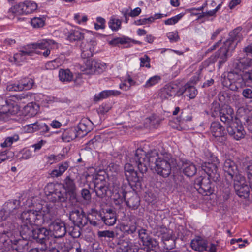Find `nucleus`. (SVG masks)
Segmentation results:
<instances>
[{
    "label": "nucleus",
    "instance_id": "f257e3e1",
    "mask_svg": "<svg viewBox=\"0 0 252 252\" xmlns=\"http://www.w3.org/2000/svg\"><path fill=\"white\" fill-rule=\"evenodd\" d=\"M132 160L135 162L141 173H145L148 167H153L154 165L157 174L163 177L169 176L171 172L170 163L172 158L169 154L159 157L156 150H150L145 153L142 150L137 149Z\"/></svg>",
    "mask_w": 252,
    "mask_h": 252
},
{
    "label": "nucleus",
    "instance_id": "f03ea898",
    "mask_svg": "<svg viewBox=\"0 0 252 252\" xmlns=\"http://www.w3.org/2000/svg\"><path fill=\"white\" fill-rule=\"evenodd\" d=\"M223 86L234 91H239V88L252 86V70L239 74L233 70L227 74L222 81Z\"/></svg>",
    "mask_w": 252,
    "mask_h": 252
},
{
    "label": "nucleus",
    "instance_id": "7ed1b4c3",
    "mask_svg": "<svg viewBox=\"0 0 252 252\" xmlns=\"http://www.w3.org/2000/svg\"><path fill=\"white\" fill-rule=\"evenodd\" d=\"M48 200L52 202H64L67 200L66 192L62 190L60 187L53 183H49L44 188Z\"/></svg>",
    "mask_w": 252,
    "mask_h": 252
},
{
    "label": "nucleus",
    "instance_id": "20e7f679",
    "mask_svg": "<svg viewBox=\"0 0 252 252\" xmlns=\"http://www.w3.org/2000/svg\"><path fill=\"white\" fill-rule=\"evenodd\" d=\"M90 123L91 122L87 119H82L78 124L77 129H69L65 132L63 134V138L69 141L76 137H83L91 131Z\"/></svg>",
    "mask_w": 252,
    "mask_h": 252
},
{
    "label": "nucleus",
    "instance_id": "39448f33",
    "mask_svg": "<svg viewBox=\"0 0 252 252\" xmlns=\"http://www.w3.org/2000/svg\"><path fill=\"white\" fill-rule=\"evenodd\" d=\"M21 207L20 200H9L3 205L2 209L0 211V221L7 220L9 218L15 216Z\"/></svg>",
    "mask_w": 252,
    "mask_h": 252
},
{
    "label": "nucleus",
    "instance_id": "423d86ee",
    "mask_svg": "<svg viewBox=\"0 0 252 252\" xmlns=\"http://www.w3.org/2000/svg\"><path fill=\"white\" fill-rule=\"evenodd\" d=\"M211 178L202 176L195 180V188L203 195H209L213 193L214 187Z\"/></svg>",
    "mask_w": 252,
    "mask_h": 252
},
{
    "label": "nucleus",
    "instance_id": "0eeeda50",
    "mask_svg": "<svg viewBox=\"0 0 252 252\" xmlns=\"http://www.w3.org/2000/svg\"><path fill=\"white\" fill-rule=\"evenodd\" d=\"M37 8V4L32 1H25L12 7L9 9V12L17 15L28 14L32 13Z\"/></svg>",
    "mask_w": 252,
    "mask_h": 252
},
{
    "label": "nucleus",
    "instance_id": "6e6552de",
    "mask_svg": "<svg viewBox=\"0 0 252 252\" xmlns=\"http://www.w3.org/2000/svg\"><path fill=\"white\" fill-rule=\"evenodd\" d=\"M94 191L98 197L103 198L107 196L108 193H111L109 189V184L105 180L104 176H96L94 180Z\"/></svg>",
    "mask_w": 252,
    "mask_h": 252
},
{
    "label": "nucleus",
    "instance_id": "1a4fd4ad",
    "mask_svg": "<svg viewBox=\"0 0 252 252\" xmlns=\"http://www.w3.org/2000/svg\"><path fill=\"white\" fill-rule=\"evenodd\" d=\"M190 246L192 249L201 252H216V245L211 244L209 246L207 240L200 237L191 241Z\"/></svg>",
    "mask_w": 252,
    "mask_h": 252
},
{
    "label": "nucleus",
    "instance_id": "9d476101",
    "mask_svg": "<svg viewBox=\"0 0 252 252\" xmlns=\"http://www.w3.org/2000/svg\"><path fill=\"white\" fill-rule=\"evenodd\" d=\"M227 125V132L234 139L239 140L244 138L245 131L241 124H239L237 122L233 121Z\"/></svg>",
    "mask_w": 252,
    "mask_h": 252
},
{
    "label": "nucleus",
    "instance_id": "9b49d317",
    "mask_svg": "<svg viewBox=\"0 0 252 252\" xmlns=\"http://www.w3.org/2000/svg\"><path fill=\"white\" fill-rule=\"evenodd\" d=\"M35 50L37 49L45 50L43 52L36 51L37 54H42L44 57H48L50 54L51 49L58 48L59 45L54 40L50 39H44L39 41L37 43L34 44Z\"/></svg>",
    "mask_w": 252,
    "mask_h": 252
},
{
    "label": "nucleus",
    "instance_id": "f8f14e48",
    "mask_svg": "<svg viewBox=\"0 0 252 252\" xmlns=\"http://www.w3.org/2000/svg\"><path fill=\"white\" fill-rule=\"evenodd\" d=\"M223 170L226 173L228 177L227 180L232 182L233 180L235 181L238 179L239 175V171L237 166L235 163L230 159H227L225 160L223 165Z\"/></svg>",
    "mask_w": 252,
    "mask_h": 252
},
{
    "label": "nucleus",
    "instance_id": "ddd939ff",
    "mask_svg": "<svg viewBox=\"0 0 252 252\" xmlns=\"http://www.w3.org/2000/svg\"><path fill=\"white\" fill-rule=\"evenodd\" d=\"M92 217H95V219L99 220L100 219L104 222V223L108 226H112L114 225L116 222L117 218L115 211L111 209L106 210V212L104 213V215L98 212H94L92 214Z\"/></svg>",
    "mask_w": 252,
    "mask_h": 252
},
{
    "label": "nucleus",
    "instance_id": "4468645a",
    "mask_svg": "<svg viewBox=\"0 0 252 252\" xmlns=\"http://www.w3.org/2000/svg\"><path fill=\"white\" fill-rule=\"evenodd\" d=\"M69 218L75 225L85 226L88 223V217L82 210L74 209L70 213Z\"/></svg>",
    "mask_w": 252,
    "mask_h": 252
},
{
    "label": "nucleus",
    "instance_id": "2eb2a0df",
    "mask_svg": "<svg viewBox=\"0 0 252 252\" xmlns=\"http://www.w3.org/2000/svg\"><path fill=\"white\" fill-rule=\"evenodd\" d=\"M49 230L55 238H61L64 236L66 232L64 222L59 219L51 221L49 225Z\"/></svg>",
    "mask_w": 252,
    "mask_h": 252
},
{
    "label": "nucleus",
    "instance_id": "dca6fc26",
    "mask_svg": "<svg viewBox=\"0 0 252 252\" xmlns=\"http://www.w3.org/2000/svg\"><path fill=\"white\" fill-rule=\"evenodd\" d=\"M5 226L6 230L0 232V250H2L9 244L11 238L10 236L15 227V224L9 222L5 223Z\"/></svg>",
    "mask_w": 252,
    "mask_h": 252
},
{
    "label": "nucleus",
    "instance_id": "f3484780",
    "mask_svg": "<svg viewBox=\"0 0 252 252\" xmlns=\"http://www.w3.org/2000/svg\"><path fill=\"white\" fill-rule=\"evenodd\" d=\"M63 187L70 197L72 199H76L77 196V186L75 180L70 176H67L63 180Z\"/></svg>",
    "mask_w": 252,
    "mask_h": 252
},
{
    "label": "nucleus",
    "instance_id": "a211bd4d",
    "mask_svg": "<svg viewBox=\"0 0 252 252\" xmlns=\"http://www.w3.org/2000/svg\"><path fill=\"white\" fill-rule=\"evenodd\" d=\"M51 236V231L45 227H41L35 229L33 239L43 246L47 245V242Z\"/></svg>",
    "mask_w": 252,
    "mask_h": 252
},
{
    "label": "nucleus",
    "instance_id": "6ab92c4d",
    "mask_svg": "<svg viewBox=\"0 0 252 252\" xmlns=\"http://www.w3.org/2000/svg\"><path fill=\"white\" fill-rule=\"evenodd\" d=\"M38 211L29 210L24 211L21 215V220L23 223L37 225Z\"/></svg>",
    "mask_w": 252,
    "mask_h": 252
},
{
    "label": "nucleus",
    "instance_id": "aec40b11",
    "mask_svg": "<svg viewBox=\"0 0 252 252\" xmlns=\"http://www.w3.org/2000/svg\"><path fill=\"white\" fill-rule=\"evenodd\" d=\"M233 66L234 69L241 71L242 73L252 70V59L249 58H240L234 62Z\"/></svg>",
    "mask_w": 252,
    "mask_h": 252
},
{
    "label": "nucleus",
    "instance_id": "412c9836",
    "mask_svg": "<svg viewBox=\"0 0 252 252\" xmlns=\"http://www.w3.org/2000/svg\"><path fill=\"white\" fill-rule=\"evenodd\" d=\"M202 169L208 175V177L216 182L219 180L220 174L218 172V166L215 163L207 162L205 163L202 166Z\"/></svg>",
    "mask_w": 252,
    "mask_h": 252
},
{
    "label": "nucleus",
    "instance_id": "4be33fe9",
    "mask_svg": "<svg viewBox=\"0 0 252 252\" xmlns=\"http://www.w3.org/2000/svg\"><path fill=\"white\" fill-rule=\"evenodd\" d=\"M180 88L176 84H168L166 85L161 91L160 97L167 99L176 95H180Z\"/></svg>",
    "mask_w": 252,
    "mask_h": 252
},
{
    "label": "nucleus",
    "instance_id": "5701e85b",
    "mask_svg": "<svg viewBox=\"0 0 252 252\" xmlns=\"http://www.w3.org/2000/svg\"><path fill=\"white\" fill-rule=\"evenodd\" d=\"M96 45L94 41H90L89 42H82L80 45L82 58L87 59L92 56L95 51Z\"/></svg>",
    "mask_w": 252,
    "mask_h": 252
},
{
    "label": "nucleus",
    "instance_id": "b1692460",
    "mask_svg": "<svg viewBox=\"0 0 252 252\" xmlns=\"http://www.w3.org/2000/svg\"><path fill=\"white\" fill-rule=\"evenodd\" d=\"M221 122L227 125L233 121L234 111L232 108L229 105H223L219 115Z\"/></svg>",
    "mask_w": 252,
    "mask_h": 252
},
{
    "label": "nucleus",
    "instance_id": "393cba45",
    "mask_svg": "<svg viewBox=\"0 0 252 252\" xmlns=\"http://www.w3.org/2000/svg\"><path fill=\"white\" fill-rule=\"evenodd\" d=\"M54 218V214L48 208L38 211L37 225L48 224Z\"/></svg>",
    "mask_w": 252,
    "mask_h": 252
},
{
    "label": "nucleus",
    "instance_id": "a878e982",
    "mask_svg": "<svg viewBox=\"0 0 252 252\" xmlns=\"http://www.w3.org/2000/svg\"><path fill=\"white\" fill-rule=\"evenodd\" d=\"M32 225L23 223L21 225L20 233L23 238L29 240L33 239L35 229L33 227Z\"/></svg>",
    "mask_w": 252,
    "mask_h": 252
},
{
    "label": "nucleus",
    "instance_id": "bb28decb",
    "mask_svg": "<svg viewBox=\"0 0 252 252\" xmlns=\"http://www.w3.org/2000/svg\"><path fill=\"white\" fill-rule=\"evenodd\" d=\"M234 188L236 194L240 197L247 198L250 193V186L238 182L234 184Z\"/></svg>",
    "mask_w": 252,
    "mask_h": 252
},
{
    "label": "nucleus",
    "instance_id": "cd10ccee",
    "mask_svg": "<svg viewBox=\"0 0 252 252\" xmlns=\"http://www.w3.org/2000/svg\"><path fill=\"white\" fill-rule=\"evenodd\" d=\"M210 131L213 136L215 137L223 136L225 134L224 127L219 122L217 121L211 123Z\"/></svg>",
    "mask_w": 252,
    "mask_h": 252
},
{
    "label": "nucleus",
    "instance_id": "c85d7f7f",
    "mask_svg": "<svg viewBox=\"0 0 252 252\" xmlns=\"http://www.w3.org/2000/svg\"><path fill=\"white\" fill-rule=\"evenodd\" d=\"M137 228V222L135 219H130L126 225L122 226V230L125 235L133 234L136 232Z\"/></svg>",
    "mask_w": 252,
    "mask_h": 252
},
{
    "label": "nucleus",
    "instance_id": "c756f323",
    "mask_svg": "<svg viewBox=\"0 0 252 252\" xmlns=\"http://www.w3.org/2000/svg\"><path fill=\"white\" fill-rule=\"evenodd\" d=\"M27 240L24 238L15 239L11 238L10 243L12 245L13 249H15L17 252H22L27 246L28 242Z\"/></svg>",
    "mask_w": 252,
    "mask_h": 252
},
{
    "label": "nucleus",
    "instance_id": "7c9ffc66",
    "mask_svg": "<svg viewBox=\"0 0 252 252\" xmlns=\"http://www.w3.org/2000/svg\"><path fill=\"white\" fill-rule=\"evenodd\" d=\"M32 95V94L30 93H22L11 95L9 98L11 101L26 103L31 100Z\"/></svg>",
    "mask_w": 252,
    "mask_h": 252
},
{
    "label": "nucleus",
    "instance_id": "2f4dec72",
    "mask_svg": "<svg viewBox=\"0 0 252 252\" xmlns=\"http://www.w3.org/2000/svg\"><path fill=\"white\" fill-rule=\"evenodd\" d=\"M120 94V92L117 90H105L97 94H95L94 100L95 101H98L111 96L119 95Z\"/></svg>",
    "mask_w": 252,
    "mask_h": 252
},
{
    "label": "nucleus",
    "instance_id": "473e14b6",
    "mask_svg": "<svg viewBox=\"0 0 252 252\" xmlns=\"http://www.w3.org/2000/svg\"><path fill=\"white\" fill-rule=\"evenodd\" d=\"M183 172L188 177H192L196 173L195 165L189 161L184 162L183 164Z\"/></svg>",
    "mask_w": 252,
    "mask_h": 252
},
{
    "label": "nucleus",
    "instance_id": "72a5a7b5",
    "mask_svg": "<svg viewBox=\"0 0 252 252\" xmlns=\"http://www.w3.org/2000/svg\"><path fill=\"white\" fill-rule=\"evenodd\" d=\"M180 93L179 94V95L182 94L185 92L186 93L187 96L190 98H194L197 94V90L196 88L194 86L189 85L188 83L184 87L180 88Z\"/></svg>",
    "mask_w": 252,
    "mask_h": 252
},
{
    "label": "nucleus",
    "instance_id": "f704fd0d",
    "mask_svg": "<svg viewBox=\"0 0 252 252\" xmlns=\"http://www.w3.org/2000/svg\"><path fill=\"white\" fill-rule=\"evenodd\" d=\"M167 16V15L163 14L156 13L154 16H150L147 18L140 19L134 21V23L136 25H144L147 23H151L156 19H161L163 17Z\"/></svg>",
    "mask_w": 252,
    "mask_h": 252
},
{
    "label": "nucleus",
    "instance_id": "c9c22d12",
    "mask_svg": "<svg viewBox=\"0 0 252 252\" xmlns=\"http://www.w3.org/2000/svg\"><path fill=\"white\" fill-rule=\"evenodd\" d=\"M68 164L67 162H64L58 165V168L53 170L50 175L51 177H58L62 176L68 168Z\"/></svg>",
    "mask_w": 252,
    "mask_h": 252
},
{
    "label": "nucleus",
    "instance_id": "e433bc0d",
    "mask_svg": "<svg viewBox=\"0 0 252 252\" xmlns=\"http://www.w3.org/2000/svg\"><path fill=\"white\" fill-rule=\"evenodd\" d=\"M21 91L23 90H29L32 88L34 81L32 78L24 77L18 81Z\"/></svg>",
    "mask_w": 252,
    "mask_h": 252
},
{
    "label": "nucleus",
    "instance_id": "4c0bfd02",
    "mask_svg": "<svg viewBox=\"0 0 252 252\" xmlns=\"http://www.w3.org/2000/svg\"><path fill=\"white\" fill-rule=\"evenodd\" d=\"M67 38L72 42L81 40L84 38V34L79 30H72L68 32Z\"/></svg>",
    "mask_w": 252,
    "mask_h": 252
},
{
    "label": "nucleus",
    "instance_id": "58836bf2",
    "mask_svg": "<svg viewBox=\"0 0 252 252\" xmlns=\"http://www.w3.org/2000/svg\"><path fill=\"white\" fill-rule=\"evenodd\" d=\"M59 77L62 81L70 82L73 79V75L70 70L61 69L59 72Z\"/></svg>",
    "mask_w": 252,
    "mask_h": 252
},
{
    "label": "nucleus",
    "instance_id": "ea45409f",
    "mask_svg": "<svg viewBox=\"0 0 252 252\" xmlns=\"http://www.w3.org/2000/svg\"><path fill=\"white\" fill-rule=\"evenodd\" d=\"M96 60L94 59L87 60L84 66L85 73L93 74L94 73V65L96 64Z\"/></svg>",
    "mask_w": 252,
    "mask_h": 252
},
{
    "label": "nucleus",
    "instance_id": "a19ab883",
    "mask_svg": "<svg viewBox=\"0 0 252 252\" xmlns=\"http://www.w3.org/2000/svg\"><path fill=\"white\" fill-rule=\"evenodd\" d=\"M109 27L113 31H117L121 28L122 21L117 19L114 16L111 17L108 23Z\"/></svg>",
    "mask_w": 252,
    "mask_h": 252
},
{
    "label": "nucleus",
    "instance_id": "79ce46f5",
    "mask_svg": "<svg viewBox=\"0 0 252 252\" xmlns=\"http://www.w3.org/2000/svg\"><path fill=\"white\" fill-rule=\"evenodd\" d=\"M18 111V107L17 105L7 104L3 106L1 113L9 116L15 115L17 113Z\"/></svg>",
    "mask_w": 252,
    "mask_h": 252
},
{
    "label": "nucleus",
    "instance_id": "37998d69",
    "mask_svg": "<svg viewBox=\"0 0 252 252\" xmlns=\"http://www.w3.org/2000/svg\"><path fill=\"white\" fill-rule=\"evenodd\" d=\"M126 204L129 208L135 209L139 206L140 200L138 196L134 194L126 201Z\"/></svg>",
    "mask_w": 252,
    "mask_h": 252
},
{
    "label": "nucleus",
    "instance_id": "c03bdc74",
    "mask_svg": "<svg viewBox=\"0 0 252 252\" xmlns=\"http://www.w3.org/2000/svg\"><path fill=\"white\" fill-rule=\"evenodd\" d=\"M221 110L220 104L217 101H214L211 104L210 108V115L212 117L216 118L219 116Z\"/></svg>",
    "mask_w": 252,
    "mask_h": 252
},
{
    "label": "nucleus",
    "instance_id": "a18cd8bd",
    "mask_svg": "<svg viewBox=\"0 0 252 252\" xmlns=\"http://www.w3.org/2000/svg\"><path fill=\"white\" fill-rule=\"evenodd\" d=\"M242 29L238 27L235 29L233 31L229 33V38L234 41L238 43L242 39V34L240 33Z\"/></svg>",
    "mask_w": 252,
    "mask_h": 252
},
{
    "label": "nucleus",
    "instance_id": "49530a36",
    "mask_svg": "<svg viewBox=\"0 0 252 252\" xmlns=\"http://www.w3.org/2000/svg\"><path fill=\"white\" fill-rule=\"evenodd\" d=\"M219 57V68H220L221 65L226 61L227 59V53L226 49H220L218 52Z\"/></svg>",
    "mask_w": 252,
    "mask_h": 252
},
{
    "label": "nucleus",
    "instance_id": "de8ad7c7",
    "mask_svg": "<svg viewBox=\"0 0 252 252\" xmlns=\"http://www.w3.org/2000/svg\"><path fill=\"white\" fill-rule=\"evenodd\" d=\"M131 42H135L134 40H132L130 38L127 37H118L112 40L110 42V44L113 45H116L118 44H128Z\"/></svg>",
    "mask_w": 252,
    "mask_h": 252
},
{
    "label": "nucleus",
    "instance_id": "09e8293b",
    "mask_svg": "<svg viewBox=\"0 0 252 252\" xmlns=\"http://www.w3.org/2000/svg\"><path fill=\"white\" fill-rule=\"evenodd\" d=\"M19 137L18 135L15 134L12 136L7 137L5 141L1 144L2 147H8L10 146L14 142L17 141L19 140Z\"/></svg>",
    "mask_w": 252,
    "mask_h": 252
},
{
    "label": "nucleus",
    "instance_id": "8fccbe9b",
    "mask_svg": "<svg viewBox=\"0 0 252 252\" xmlns=\"http://www.w3.org/2000/svg\"><path fill=\"white\" fill-rule=\"evenodd\" d=\"M31 25L35 28L42 27L45 24L43 17H34L31 21Z\"/></svg>",
    "mask_w": 252,
    "mask_h": 252
},
{
    "label": "nucleus",
    "instance_id": "3c124183",
    "mask_svg": "<svg viewBox=\"0 0 252 252\" xmlns=\"http://www.w3.org/2000/svg\"><path fill=\"white\" fill-rule=\"evenodd\" d=\"M237 42L234 41L230 38H228L224 42V47L221 48L220 49H226L227 53H228L229 51H232L236 46Z\"/></svg>",
    "mask_w": 252,
    "mask_h": 252
},
{
    "label": "nucleus",
    "instance_id": "603ef678",
    "mask_svg": "<svg viewBox=\"0 0 252 252\" xmlns=\"http://www.w3.org/2000/svg\"><path fill=\"white\" fill-rule=\"evenodd\" d=\"M27 56L21 50L13 56L15 62L17 63L24 62L27 60Z\"/></svg>",
    "mask_w": 252,
    "mask_h": 252
},
{
    "label": "nucleus",
    "instance_id": "864d4df0",
    "mask_svg": "<svg viewBox=\"0 0 252 252\" xmlns=\"http://www.w3.org/2000/svg\"><path fill=\"white\" fill-rule=\"evenodd\" d=\"M21 50L27 56H32L34 52H36L34 44H29L26 46L23 47Z\"/></svg>",
    "mask_w": 252,
    "mask_h": 252
},
{
    "label": "nucleus",
    "instance_id": "5fc2aeb1",
    "mask_svg": "<svg viewBox=\"0 0 252 252\" xmlns=\"http://www.w3.org/2000/svg\"><path fill=\"white\" fill-rule=\"evenodd\" d=\"M125 176L126 180L129 182L136 183L139 181V178L137 175V173L135 170L130 173H128V174H127Z\"/></svg>",
    "mask_w": 252,
    "mask_h": 252
},
{
    "label": "nucleus",
    "instance_id": "6e6d98bb",
    "mask_svg": "<svg viewBox=\"0 0 252 252\" xmlns=\"http://www.w3.org/2000/svg\"><path fill=\"white\" fill-rule=\"evenodd\" d=\"M161 78L159 76L155 75L149 78L146 82L144 86L146 88L150 87L158 83Z\"/></svg>",
    "mask_w": 252,
    "mask_h": 252
},
{
    "label": "nucleus",
    "instance_id": "4d7b16f0",
    "mask_svg": "<svg viewBox=\"0 0 252 252\" xmlns=\"http://www.w3.org/2000/svg\"><path fill=\"white\" fill-rule=\"evenodd\" d=\"M143 244L144 246H147L149 248H156L158 246V242L156 239L150 236Z\"/></svg>",
    "mask_w": 252,
    "mask_h": 252
},
{
    "label": "nucleus",
    "instance_id": "13d9d810",
    "mask_svg": "<svg viewBox=\"0 0 252 252\" xmlns=\"http://www.w3.org/2000/svg\"><path fill=\"white\" fill-rule=\"evenodd\" d=\"M60 65L59 59H56L47 62L45 65L46 68L49 70H53L57 68Z\"/></svg>",
    "mask_w": 252,
    "mask_h": 252
},
{
    "label": "nucleus",
    "instance_id": "bf43d9fd",
    "mask_svg": "<svg viewBox=\"0 0 252 252\" xmlns=\"http://www.w3.org/2000/svg\"><path fill=\"white\" fill-rule=\"evenodd\" d=\"M242 89V95L245 99H252V87L246 86Z\"/></svg>",
    "mask_w": 252,
    "mask_h": 252
},
{
    "label": "nucleus",
    "instance_id": "052dcab7",
    "mask_svg": "<svg viewBox=\"0 0 252 252\" xmlns=\"http://www.w3.org/2000/svg\"><path fill=\"white\" fill-rule=\"evenodd\" d=\"M97 23H94V28L96 30L99 29H104L105 28L106 21L105 19L101 17H97L96 18Z\"/></svg>",
    "mask_w": 252,
    "mask_h": 252
},
{
    "label": "nucleus",
    "instance_id": "680f3d73",
    "mask_svg": "<svg viewBox=\"0 0 252 252\" xmlns=\"http://www.w3.org/2000/svg\"><path fill=\"white\" fill-rule=\"evenodd\" d=\"M26 109L31 115L34 116L37 113L39 107L36 104L30 103L26 107Z\"/></svg>",
    "mask_w": 252,
    "mask_h": 252
},
{
    "label": "nucleus",
    "instance_id": "e2e57ef3",
    "mask_svg": "<svg viewBox=\"0 0 252 252\" xmlns=\"http://www.w3.org/2000/svg\"><path fill=\"white\" fill-rule=\"evenodd\" d=\"M6 89L9 92L21 91L18 82L17 83H8L6 85Z\"/></svg>",
    "mask_w": 252,
    "mask_h": 252
},
{
    "label": "nucleus",
    "instance_id": "0e129e2a",
    "mask_svg": "<svg viewBox=\"0 0 252 252\" xmlns=\"http://www.w3.org/2000/svg\"><path fill=\"white\" fill-rule=\"evenodd\" d=\"M82 227L75 225V226L70 228L71 230L69 231L70 235L73 238H78L81 234L80 230Z\"/></svg>",
    "mask_w": 252,
    "mask_h": 252
},
{
    "label": "nucleus",
    "instance_id": "69168bd1",
    "mask_svg": "<svg viewBox=\"0 0 252 252\" xmlns=\"http://www.w3.org/2000/svg\"><path fill=\"white\" fill-rule=\"evenodd\" d=\"M167 36L171 42H176L180 39L177 31L170 32L167 34Z\"/></svg>",
    "mask_w": 252,
    "mask_h": 252
},
{
    "label": "nucleus",
    "instance_id": "338daca9",
    "mask_svg": "<svg viewBox=\"0 0 252 252\" xmlns=\"http://www.w3.org/2000/svg\"><path fill=\"white\" fill-rule=\"evenodd\" d=\"M98 237H108L109 238L114 237V232L113 231L104 230L99 231L97 232Z\"/></svg>",
    "mask_w": 252,
    "mask_h": 252
},
{
    "label": "nucleus",
    "instance_id": "774afa93",
    "mask_svg": "<svg viewBox=\"0 0 252 252\" xmlns=\"http://www.w3.org/2000/svg\"><path fill=\"white\" fill-rule=\"evenodd\" d=\"M138 232L139 238L143 244L150 236L148 235L147 230L144 228L139 229Z\"/></svg>",
    "mask_w": 252,
    "mask_h": 252
}]
</instances>
